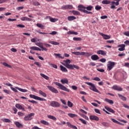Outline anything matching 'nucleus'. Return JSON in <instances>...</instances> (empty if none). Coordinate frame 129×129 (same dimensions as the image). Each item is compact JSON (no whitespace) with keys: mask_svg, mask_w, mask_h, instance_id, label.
<instances>
[{"mask_svg":"<svg viewBox=\"0 0 129 129\" xmlns=\"http://www.w3.org/2000/svg\"><path fill=\"white\" fill-rule=\"evenodd\" d=\"M85 84H87V85H89V89L90 90H92V91H94V92H97V93H99V90L96 88V87L95 86V85L92 83L90 82H86Z\"/></svg>","mask_w":129,"mask_h":129,"instance_id":"nucleus-1","label":"nucleus"},{"mask_svg":"<svg viewBox=\"0 0 129 129\" xmlns=\"http://www.w3.org/2000/svg\"><path fill=\"white\" fill-rule=\"evenodd\" d=\"M55 85H57V86H58L59 89H61V90H63V91H66L67 92H69L70 91V90L68 88H67L64 85L61 84V83H60L56 82Z\"/></svg>","mask_w":129,"mask_h":129,"instance_id":"nucleus-2","label":"nucleus"},{"mask_svg":"<svg viewBox=\"0 0 129 129\" xmlns=\"http://www.w3.org/2000/svg\"><path fill=\"white\" fill-rule=\"evenodd\" d=\"M115 66V62H112L111 61H108V64H107V70L108 71H110Z\"/></svg>","mask_w":129,"mask_h":129,"instance_id":"nucleus-3","label":"nucleus"},{"mask_svg":"<svg viewBox=\"0 0 129 129\" xmlns=\"http://www.w3.org/2000/svg\"><path fill=\"white\" fill-rule=\"evenodd\" d=\"M29 97H30V98H33V99H35L36 100H39V101H46V99L41 98V97H40L38 96H36L35 95L30 94Z\"/></svg>","mask_w":129,"mask_h":129,"instance_id":"nucleus-4","label":"nucleus"},{"mask_svg":"<svg viewBox=\"0 0 129 129\" xmlns=\"http://www.w3.org/2000/svg\"><path fill=\"white\" fill-rule=\"evenodd\" d=\"M35 116L34 113H31L29 114L28 115H26L24 117V119L26 121H30V120H32V119H33V116Z\"/></svg>","mask_w":129,"mask_h":129,"instance_id":"nucleus-5","label":"nucleus"},{"mask_svg":"<svg viewBox=\"0 0 129 129\" xmlns=\"http://www.w3.org/2000/svg\"><path fill=\"white\" fill-rule=\"evenodd\" d=\"M11 89H12L13 91H14V92H18V90H19V91H21V92H28V90L18 87H16L15 88L13 87H11ZM17 89H18V90Z\"/></svg>","mask_w":129,"mask_h":129,"instance_id":"nucleus-6","label":"nucleus"},{"mask_svg":"<svg viewBox=\"0 0 129 129\" xmlns=\"http://www.w3.org/2000/svg\"><path fill=\"white\" fill-rule=\"evenodd\" d=\"M60 104L58 102L52 101L50 102V106L52 107H60Z\"/></svg>","mask_w":129,"mask_h":129,"instance_id":"nucleus-7","label":"nucleus"},{"mask_svg":"<svg viewBox=\"0 0 129 129\" xmlns=\"http://www.w3.org/2000/svg\"><path fill=\"white\" fill-rule=\"evenodd\" d=\"M48 89L50 90L51 92L53 93H58L59 91H58V90L56 89L55 88L53 87L52 86H47Z\"/></svg>","mask_w":129,"mask_h":129,"instance_id":"nucleus-8","label":"nucleus"},{"mask_svg":"<svg viewBox=\"0 0 129 129\" xmlns=\"http://www.w3.org/2000/svg\"><path fill=\"white\" fill-rule=\"evenodd\" d=\"M73 6L72 5H64L61 7V10H72Z\"/></svg>","mask_w":129,"mask_h":129,"instance_id":"nucleus-9","label":"nucleus"},{"mask_svg":"<svg viewBox=\"0 0 129 129\" xmlns=\"http://www.w3.org/2000/svg\"><path fill=\"white\" fill-rule=\"evenodd\" d=\"M64 62L65 63L64 66L67 68L69 69V67H70V65H71V64H70V63H71V61H70V59H66L64 61Z\"/></svg>","mask_w":129,"mask_h":129,"instance_id":"nucleus-10","label":"nucleus"},{"mask_svg":"<svg viewBox=\"0 0 129 129\" xmlns=\"http://www.w3.org/2000/svg\"><path fill=\"white\" fill-rule=\"evenodd\" d=\"M114 90H117V91H122V88L118 86L114 85L112 87Z\"/></svg>","mask_w":129,"mask_h":129,"instance_id":"nucleus-11","label":"nucleus"},{"mask_svg":"<svg viewBox=\"0 0 129 129\" xmlns=\"http://www.w3.org/2000/svg\"><path fill=\"white\" fill-rule=\"evenodd\" d=\"M90 119L91 120H96V121H98V120H99V118L96 115H90Z\"/></svg>","mask_w":129,"mask_h":129,"instance_id":"nucleus-12","label":"nucleus"},{"mask_svg":"<svg viewBox=\"0 0 129 129\" xmlns=\"http://www.w3.org/2000/svg\"><path fill=\"white\" fill-rule=\"evenodd\" d=\"M68 69H72V70H73L74 69H77V70H79V67L75 64H70V66L69 67Z\"/></svg>","mask_w":129,"mask_h":129,"instance_id":"nucleus-13","label":"nucleus"},{"mask_svg":"<svg viewBox=\"0 0 129 129\" xmlns=\"http://www.w3.org/2000/svg\"><path fill=\"white\" fill-rule=\"evenodd\" d=\"M100 35L101 36H102V37H103V39H104V40H108V39H110V36H109V35L104 34L102 33H100Z\"/></svg>","mask_w":129,"mask_h":129,"instance_id":"nucleus-14","label":"nucleus"},{"mask_svg":"<svg viewBox=\"0 0 129 129\" xmlns=\"http://www.w3.org/2000/svg\"><path fill=\"white\" fill-rule=\"evenodd\" d=\"M118 47H120V48L118 49V51H124V50H125V45L124 44H119Z\"/></svg>","mask_w":129,"mask_h":129,"instance_id":"nucleus-15","label":"nucleus"},{"mask_svg":"<svg viewBox=\"0 0 129 129\" xmlns=\"http://www.w3.org/2000/svg\"><path fill=\"white\" fill-rule=\"evenodd\" d=\"M85 9H86V7L82 5H80L78 6V10L80 11V12H83V13H84V11L86 10Z\"/></svg>","mask_w":129,"mask_h":129,"instance_id":"nucleus-16","label":"nucleus"},{"mask_svg":"<svg viewBox=\"0 0 129 129\" xmlns=\"http://www.w3.org/2000/svg\"><path fill=\"white\" fill-rule=\"evenodd\" d=\"M15 107H16V108H18V109H21L22 110H23V111H25V108L23 106H22V105L20 104H16L15 105Z\"/></svg>","mask_w":129,"mask_h":129,"instance_id":"nucleus-17","label":"nucleus"},{"mask_svg":"<svg viewBox=\"0 0 129 129\" xmlns=\"http://www.w3.org/2000/svg\"><path fill=\"white\" fill-rule=\"evenodd\" d=\"M97 54L98 55H102L103 56H105L106 55V51H104L102 50H100L97 52Z\"/></svg>","mask_w":129,"mask_h":129,"instance_id":"nucleus-18","label":"nucleus"},{"mask_svg":"<svg viewBox=\"0 0 129 129\" xmlns=\"http://www.w3.org/2000/svg\"><path fill=\"white\" fill-rule=\"evenodd\" d=\"M91 59L93 60V61H96V60H98L99 59V56L96 54H94L91 56Z\"/></svg>","mask_w":129,"mask_h":129,"instance_id":"nucleus-19","label":"nucleus"},{"mask_svg":"<svg viewBox=\"0 0 129 129\" xmlns=\"http://www.w3.org/2000/svg\"><path fill=\"white\" fill-rule=\"evenodd\" d=\"M31 50H33V51H41V49L37 46H31L30 47Z\"/></svg>","mask_w":129,"mask_h":129,"instance_id":"nucleus-20","label":"nucleus"},{"mask_svg":"<svg viewBox=\"0 0 129 129\" xmlns=\"http://www.w3.org/2000/svg\"><path fill=\"white\" fill-rule=\"evenodd\" d=\"M67 124L68 125L69 127L71 128L77 129V127L74 125H72L70 122H67Z\"/></svg>","mask_w":129,"mask_h":129,"instance_id":"nucleus-21","label":"nucleus"},{"mask_svg":"<svg viewBox=\"0 0 129 129\" xmlns=\"http://www.w3.org/2000/svg\"><path fill=\"white\" fill-rule=\"evenodd\" d=\"M33 6H35V7H38V6H41V4L39 3L38 1H32Z\"/></svg>","mask_w":129,"mask_h":129,"instance_id":"nucleus-22","label":"nucleus"},{"mask_svg":"<svg viewBox=\"0 0 129 129\" xmlns=\"http://www.w3.org/2000/svg\"><path fill=\"white\" fill-rule=\"evenodd\" d=\"M21 20V21H27L28 22H32V19L26 17H22Z\"/></svg>","mask_w":129,"mask_h":129,"instance_id":"nucleus-23","label":"nucleus"},{"mask_svg":"<svg viewBox=\"0 0 129 129\" xmlns=\"http://www.w3.org/2000/svg\"><path fill=\"white\" fill-rule=\"evenodd\" d=\"M60 82L62 84H68V79H63L60 80Z\"/></svg>","mask_w":129,"mask_h":129,"instance_id":"nucleus-24","label":"nucleus"},{"mask_svg":"<svg viewBox=\"0 0 129 129\" xmlns=\"http://www.w3.org/2000/svg\"><path fill=\"white\" fill-rule=\"evenodd\" d=\"M105 108L109 112H111V113H114V112H115V111H114L113 109H111L110 107L105 106Z\"/></svg>","mask_w":129,"mask_h":129,"instance_id":"nucleus-25","label":"nucleus"},{"mask_svg":"<svg viewBox=\"0 0 129 129\" xmlns=\"http://www.w3.org/2000/svg\"><path fill=\"white\" fill-rule=\"evenodd\" d=\"M118 96L119 98H120V99H121L123 101H126V97H124L120 94H118Z\"/></svg>","mask_w":129,"mask_h":129,"instance_id":"nucleus-26","label":"nucleus"},{"mask_svg":"<svg viewBox=\"0 0 129 129\" xmlns=\"http://www.w3.org/2000/svg\"><path fill=\"white\" fill-rule=\"evenodd\" d=\"M59 67L62 72H68V70H67V69H66V68L64 67L63 66L60 65Z\"/></svg>","mask_w":129,"mask_h":129,"instance_id":"nucleus-27","label":"nucleus"},{"mask_svg":"<svg viewBox=\"0 0 129 129\" xmlns=\"http://www.w3.org/2000/svg\"><path fill=\"white\" fill-rule=\"evenodd\" d=\"M104 101H105L106 102H108V103H109V104H113V103H114L113 100H110V99H107V98H105L104 99Z\"/></svg>","mask_w":129,"mask_h":129,"instance_id":"nucleus-28","label":"nucleus"},{"mask_svg":"<svg viewBox=\"0 0 129 129\" xmlns=\"http://www.w3.org/2000/svg\"><path fill=\"white\" fill-rule=\"evenodd\" d=\"M54 55L56 57V58H60V59H64V56H61V54L60 53H54Z\"/></svg>","mask_w":129,"mask_h":129,"instance_id":"nucleus-29","label":"nucleus"},{"mask_svg":"<svg viewBox=\"0 0 129 129\" xmlns=\"http://www.w3.org/2000/svg\"><path fill=\"white\" fill-rule=\"evenodd\" d=\"M83 54H82V56H83L85 55L86 57H89V56H91L92 54L91 53L89 52H82Z\"/></svg>","mask_w":129,"mask_h":129,"instance_id":"nucleus-30","label":"nucleus"},{"mask_svg":"<svg viewBox=\"0 0 129 129\" xmlns=\"http://www.w3.org/2000/svg\"><path fill=\"white\" fill-rule=\"evenodd\" d=\"M47 117L48 118H50V119H52V120H57V118H56V117L51 115H47Z\"/></svg>","mask_w":129,"mask_h":129,"instance_id":"nucleus-31","label":"nucleus"},{"mask_svg":"<svg viewBox=\"0 0 129 129\" xmlns=\"http://www.w3.org/2000/svg\"><path fill=\"white\" fill-rule=\"evenodd\" d=\"M41 123L42 124H44V125H49L50 124L49 123V122L46 121L44 120H42L40 121Z\"/></svg>","mask_w":129,"mask_h":129,"instance_id":"nucleus-32","label":"nucleus"},{"mask_svg":"<svg viewBox=\"0 0 129 129\" xmlns=\"http://www.w3.org/2000/svg\"><path fill=\"white\" fill-rule=\"evenodd\" d=\"M39 94H40V95H42V96H43V97H47V94L44 93L41 90L39 91Z\"/></svg>","mask_w":129,"mask_h":129,"instance_id":"nucleus-33","label":"nucleus"},{"mask_svg":"<svg viewBox=\"0 0 129 129\" xmlns=\"http://www.w3.org/2000/svg\"><path fill=\"white\" fill-rule=\"evenodd\" d=\"M36 26L38 28H40V29H41L42 30H44V29H45V26L44 25H43V24H41L40 23H37L36 24Z\"/></svg>","mask_w":129,"mask_h":129,"instance_id":"nucleus-34","label":"nucleus"},{"mask_svg":"<svg viewBox=\"0 0 129 129\" xmlns=\"http://www.w3.org/2000/svg\"><path fill=\"white\" fill-rule=\"evenodd\" d=\"M72 53L74 55H77V56H82V54H83V53H82V52H72Z\"/></svg>","mask_w":129,"mask_h":129,"instance_id":"nucleus-35","label":"nucleus"},{"mask_svg":"<svg viewBox=\"0 0 129 129\" xmlns=\"http://www.w3.org/2000/svg\"><path fill=\"white\" fill-rule=\"evenodd\" d=\"M68 20L70 21H74V20H76V18L75 16H69L68 17Z\"/></svg>","mask_w":129,"mask_h":129,"instance_id":"nucleus-36","label":"nucleus"},{"mask_svg":"<svg viewBox=\"0 0 129 129\" xmlns=\"http://www.w3.org/2000/svg\"><path fill=\"white\" fill-rule=\"evenodd\" d=\"M111 2L108 0H104L102 2L103 5H109Z\"/></svg>","mask_w":129,"mask_h":129,"instance_id":"nucleus-37","label":"nucleus"},{"mask_svg":"<svg viewBox=\"0 0 129 129\" xmlns=\"http://www.w3.org/2000/svg\"><path fill=\"white\" fill-rule=\"evenodd\" d=\"M1 120L3 121V122H8L9 123L12 121L9 118H3L1 119Z\"/></svg>","mask_w":129,"mask_h":129,"instance_id":"nucleus-38","label":"nucleus"},{"mask_svg":"<svg viewBox=\"0 0 129 129\" xmlns=\"http://www.w3.org/2000/svg\"><path fill=\"white\" fill-rule=\"evenodd\" d=\"M68 35H78V32L70 31L68 32Z\"/></svg>","mask_w":129,"mask_h":129,"instance_id":"nucleus-39","label":"nucleus"},{"mask_svg":"<svg viewBox=\"0 0 129 129\" xmlns=\"http://www.w3.org/2000/svg\"><path fill=\"white\" fill-rule=\"evenodd\" d=\"M72 13L73 14V15H75V16H79L80 15V12L77 11H75V10H73L72 11Z\"/></svg>","mask_w":129,"mask_h":129,"instance_id":"nucleus-40","label":"nucleus"},{"mask_svg":"<svg viewBox=\"0 0 129 129\" xmlns=\"http://www.w3.org/2000/svg\"><path fill=\"white\" fill-rule=\"evenodd\" d=\"M40 76H41V77H43V78H44V79H46V80H49V77L45 75H44V74H40Z\"/></svg>","mask_w":129,"mask_h":129,"instance_id":"nucleus-41","label":"nucleus"},{"mask_svg":"<svg viewBox=\"0 0 129 129\" xmlns=\"http://www.w3.org/2000/svg\"><path fill=\"white\" fill-rule=\"evenodd\" d=\"M49 43L51 44L52 45H59V42L54 41H50Z\"/></svg>","mask_w":129,"mask_h":129,"instance_id":"nucleus-42","label":"nucleus"},{"mask_svg":"<svg viewBox=\"0 0 129 129\" xmlns=\"http://www.w3.org/2000/svg\"><path fill=\"white\" fill-rule=\"evenodd\" d=\"M68 115L70 116V117H72V118H73V117H76V116H77V115L73 113H68Z\"/></svg>","mask_w":129,"mask_h":129,"instance_id":"nucleus-43","label":"nucleus"},{"mask_svg":"<svg viewBox=\"0 0 129 129\" xmlns=\"http://www.w3.org/2000/svg\"><path fill=\"white\" fill-rule=\"evenodd\" d=\"M15 124L16 125V126H17V127H21V126H23V125H22V124H21L20 122H19L18 121L15 122Z\"/></svg>","mask_w":129,"mask_h":129,"instance_id":"nucleus-44","label":"nucleus"},{"mask_svg":"<svg viewBox=\"0 0 129 129\" xmlns=\"http://www.w3.org/2000/svg\"><path fill=\"white\" fill-rule=\"evenodd\" d=\"M3 64L6 67H8V68H12V66L8 64L7 62H3Z\"/></svg>","mask_w":129,"mask_h":129,"instance_id":"nucleus-45","label":"nucleus"},{"mask_svg":"<svg viewBox=\"0 0 129 129\" xmlns=\"http://www.w3.org/2000/svg\"><path fill=\"white\" fill-rule=\"evenodd\" d=\"M86 10L87 11H92V10L93 9V7L91 6H89L87 7H86Z\"/></svg>","mask_w":129,"mask_h":129,"instance_id":"nucleus-46","label":"nucleus"},{"mask_svg":"<svg viewBox=\"0 0 129 129\" xmlns=\"http://www.w3.org/2000/svg\"><path fill=\"white\" fill-rule=\"evenodd\" d=\"M74 41H81L82 40V38L81 37H74L73 38Z\"/></svg>","mask_w":129,"mask_h":129,"instance_id":"nucleus-47","label":"nucleus"},{"mask_svg":"<svg viewBox=\"0 0 129 129\" xmlns=\"http://www.w3.org/2000/svg\"><path fill=\"white\" fill-rule=\"evenodd\" d=\"M79 120H80V121H81V122L82 123H83L84 124H87V122L86 121L82 118H79Z\"/></svg>","mask_w":129,"mask_h":129,"instance_id":"nucleus-48","label":"nucleus"},{"mask_svg":"<svg viewBox=\"0 0 129 129\" xmlns=\"http://www.w3.org/2000/svg\"><path fill=\"white\" fill-rule=\"evenodd\" d=\"M68 105L69 107H72L73 106V103L71 102V101H68Z\"/></svg>","mask_w":129,"mask_h":129,"instance_id":"nucleus-49","label":"nucleus"},{"mask_svg":"<svg viewBox=\"0 0 129 129\" xmlns=\"http://www.w3.org/2000/svg\"><path fill=\"white\" fill-rule=\"evenodd\" d=\"M3 91L5 92V93H6V94H11V91H10L9 90L5 89L3 90Z\"/></svg>","mask_w":129,"mask_h":129,"instance_id":"nucleus-50","label":"nucleus"},{"mask_svg":"<svg viewBox=\"0 0 129 129\" xmlns=\"http://www.w3.org/2000/svg\"><path fill=\"white\" fill-rule=\"evenodd\" d=\"M50 21L51 22V23H55L57 19L56 18H50Z\"/></svg>","mask_w":129,"mask_h":129,"instance_id":"nucleus-51","label":"nucleus"},{"mask_svg":"<svg viewBox=\"0 0 129 129\" xmlns=\"http://www.w3.org/2000/svg\"><path fill=\"white\" fill-rule=\"evenodd\" d=\"M95 10L96 11H100V10H101V7L99 6V5H97L95 7Z\"/></svg>","mask_w":129,"mask_h":129,"instance_id":"nucleus-52","label":"nucleus"},{"mask_svg":"<svg viewBox=\"0 0 129 129\" xmlns=\"http://www.w3.org/2000/svg\"><path fill=\"white\" fill-rule=\"evenodd\" d=\"M84 13L85 14H88V15H92V12L88 11L87 10L84 11Z\"/></svg>","mask_w":129,"mask_h":129,"instance_id":"nucleus-53","label":"nucleus"},{"mask_svg":"<svg viewBox=\"0 0 129 129\" xmlns=\"http://www.w3.org/2000/svg\"><path fill=\"white\" fill-rule=\"evenodd\" d=\"M11 0H0V4H4V3H7L10 2Z\"/></svg>","mask_w":129,"mask_h":129,"instance_id":"nucleus-54","label":"nucleus"},{"mask_svg":"<svg viewBox=\"0 0 129 129\" xmlns=\"http://www.w3.org/2000/svg\"><path fill=\"white\" fill-rule=\"evenodd\" d=\"M34 64H35V65H37V66H38V67H39V68H40V67H41V64L40 63H39V62H34Z\"/></svg>","mask_w":129,"mask_h":129,"instance_id":"nucleus-55","label":"nucleus"},{"mask_svg":"<svg viewBox=\"0 0 129 129\" xmlns=\"http://www.w3.org/2000/svg\"><path fill=\"white\" fill-rule=\"evenodd\" d=\"M31 41L32 43H36L37 42V38H32L31 39Z\"/></svg>","mask_w":129,"mask_h":129,"instance_id":"nucleus-56","label":"nucleus"},{"mask_svg":"<svg viewBox=\"0 0 129 129\" xmlns=\"http://www.w3.org/2000/svg\"><path fill=\"white\" fill-rule=\"evenodd\" d=\"M17 27H18L19 28H25V25L23 24H18L17 25Z\"/></svg>","mask_w":129,"mask_h":129,"instance_id":"nucleus-57","label":"nucleus"},{"mask_svg":"<svg viewBox=\"0 0 129 129\" xmlns=\"http://www.w3.org/2000/svg\"><path fill=\"white\" fill-rule=\"evenodd\" d=\"M41 51H48V49L43 46V45L40 47Z\"/></svg>","mask_w":129,"mask_h":129,"instance_id":"nucleus-58","label":"nucleus"},{"mask_svg":"<svg viewBox=\"0 0 129 129\" xmlns=\"http://www.w3.org/2000/svg\"><path fill=\"white\" fill-rule=\"evenodd\" d=\"M29 102H31V103H38V102L35 101V100H28Z\"/></svg>","mask_w":129,"mask_h":129,"instance_id":"nucleus-59","label":"nucleus"},{"mask_svg":"<svg viewBox=\"0 0 129 129\" xmlns=\"http://www.w3.org/2000/svg\"><path fill=\"white\" fill-rule=\"evenodd\" d=\"M93 80H95V81H100V78L98 77H95L93 79Z\"/></svg>","mask_w":129,"mask_h":129,"instance_id":"nucleus-60","label":"nucleus"},{"mask_svg":"<svg viewBox=\"0 0 129 129\" xmlns=\"http://www.w3.org/2000/svg\"><path fill=\"white\" fill-rule=\"evenodd\" d=\"M100 19H101V20H104L105 19H107V16L105 15V16H101Z\"/></svg>","mask_w":129,"mask_h":129,"instance_id":"nucleus-61","label":"nucleus"},{"mask_svg":"<svg viewBox=\"0 0 129 129\" xmlns=\"http://www.w3.org/2000/svg\"><path fill=\"white\" fill-rule=\"evenodd\" d=\"M123 35L126 36L127 37H129V31H126L123 33Z\"/></svg>","mask_w":129,"mask_h":129,"instance_id":"nucleus-62","label":"nucleus"},{"mask_svg":"<svg viewBox=\"0 0 129 129\" xmlns=\"http://www.w3.org/2000/svg\"><path fill=\"white\" fill-rule=\"evenodd\" d=\"M95 112L96 113H98L99 114H100V111L98 109H95Z\"/></svg>","mask_w":129,"mask_h":129,"instance_id":"nucleus-63","label":"nucleus"},{"mask_svg":"<svg viewBox=\"0 0 129 129\" xmlns=\"http://www.w3.org/2000/svg\"><path fill=\"white\" fill-rule=\"evenodd\" d=\"M49 34V35H56L57 34V32L56 31H52V32H51Z\"/></svg>","mask_w":129,"mask_h":129,"instance_id":"nucleus-64","label":"nucleus"}]
</instances>
